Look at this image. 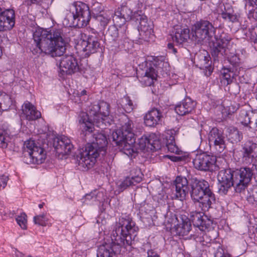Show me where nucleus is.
<instances>
[{
  "label": "nucleus",
  "instance_id": "2f4dec72",
  "mask_svg": "<svg viewBox=\"0 0 257 257\" xmlns=\"http://www.w3.org/2000/svg\"><path fill=\"white\" fill-rule=\"evenodd\" d=\"M93 118L89 116L85 112H81L79 114V122L82 125L83 130L86 132L91 133L93 128Z\"/></svg>",
  "mask_w": 257,
  "mask_h": 257
},
{
  "label": "nucleus",
  "instance_id": "39448f33",
  "mask_svg": "<svg viewBox=\"0 0 257 257\" xmlns=\"http://www.w3.org/2000/svg\"><path fill=\"white\" fill-rule=\"evenodd\" d=\"M191 196L202 211H207L215 202V196L209 183L203 179L192 177L190 180Z\"/></svg>",
  "mask_w": 257,
  "mask_h": 257
},
{
  "label": "nucleus",
  "instance_id": "ddd939ff",
  "mask_svg": "<svg viewBox=\"0 0 257 257\" xmlns=\"http://www.w3.org/2000/svg\"><path fill=\"white\" fill-rule=\"evenodd\" d=\"M100 46L98 39L95 35L84 34L77 45V49L85 52L87 56L96 52Z\"/></svg>",
  "mask_w": 257,
  "mask_h": 257
},
{
  "label": "nucleus",
  "instance_id": "6ab92c4d",
  "mask_svg": "<svg viewBox=\"0 0 257 257\" xmlns=\"http://www.w3.org/2000/svg\"><path fill=\"white\" fill-rule=\"evenodd\" d=\"M188 182L184 177L178 176L174 181L173 189L175 188L174 197L178 199L183 200L188 193Z\"/></svg>",
  "mask_w": 257,
  "mask_h": 257
},
{
  "label": "nucleus",
  "instance_id": "dca6fc26",
  "mask_svg": "<svg viewBox=\"0 0 257 257\" xmlns=\"http://www.w3.org/2000/svg\"><path fill=\"white\" fill-rule=\"evenodd\" d=\"M133 16L132 10L126 4H122L115 12L112 20L115 25L120 26L123 25L126 21L131 20Z\"/></svg>",
  "mask_w": 257,
  "mask_h": 257
},
{
  "label": "nucleus",
  "instance_id": "c756f323",
  "mask_svg": "<svg viewBox=\"0 0 257 257\" xmlns=\"http://www.w3.org/2000/svg\"><path fill=\"white\" fill-rule=\"evenodd\" d=\"M156 71L152 67L147 68L143 76L140 77V81L145 86H151L154 83V80L156 79Z\"/></svg>",
  "mask_w": 257,
  "mask_h": 257
},
{
  "label": "nucleus",
  "instance_id": "4d7b16f0",
  "mask_svg": "<svg viewBox=\"0 0 257 257\" xmlns=\"http://www.w3.org/2000/svg\"><path fill=\"white\" fill-rule=\"evenodd\" d=\"M174 45L172 43H168V48L171 51V50L174 48Z\"/></svg>",
  "mask_w": 257,
  "mask_h": 257
},
{
  "label": "nucleus",
  "instance_id": "8fccbe9b",
  "mask_svg": "<svg viewBox=\"0 0 257 257\" xmlns=\"http://www.w3.org/2000/svg\"><path fill=\"white\" fill-rule=\"evenodd\" d=\"M96 18L100 22L101 26L105 27L110 21L111 17L107 15L104 16L103 14H100L97 16Z\"/></svg>",
  "mask_w": 257,
  "mask_h": 257
},
{
  "label": "nucleus",
  "instance_id": "79ce46f5",
  "mask_svg": "<svg viewBox=\"0 0 257 257\" xmlns=\"http://www.w3.org/2000/svg\"><path fill=\"white\" fill-rule=\"evenodd\" d=\"M204 213L200 211H192L190 213V220L194 226L200 225L202 222L203 217L205 216Z\"/></svg>",
  "mask_w": 257,
  "mask_h": 257
},
{
  "label": "nucleus",
  "instance_id": "6e6552de",
  "mask_svg": "<svg viewBox=\"0 0 257 257\" xmlns=\"http://www.w3.org/2000/svg\"><path fill=\"white\" fill-rule=\"evenodd\" d=\"M72 11L73 24L78 27L86 26L91 18L88 6L82 2H76L72 5Z\"/></svg>",
  "mask_w": 257,
  "mask_h": 257
},
{
  "label": "nucleus",
  "instance_id": "5701e85b",
  "mask_svg": "<svg viewBox=\"0 0 257 257\" xmlns=\"http://www.w3.org/2000/svg\"><path fill=\"white\" fill-rule=\"evenodd\" d=\"M196 105V102L193 101L189 97H186L176 105L175 110L179 115H184L191 113Z\"/></svg>",
  "mask_w": 257,
  "mask_h": 257
},
{
  "label": "nucleus",
  "instance_id": "f704fd0d",
  "mask_svg": "<svg viewBox=\"0 0 257 257\" xmlns=\"http://www.w3.org/2000/svg\"><path fill=\"white\" fill-rule=\"evenodd\" d=\"M228 139L232 144L237 143L242 139L241 134L234 127H230L228 128Z\"/></svg>",
  "mask_w": 257,
  "mask_h": 257
},
{
  "label": "nucleus",
  "instance_id": "e433bc0d",
  "mask_svg": "<svg viewBox=\"0 0 257 257\" xmlns=\"http://www.w3.org/2000/svg\"><path fill=\"white\" fill-rule=\"evenodd\" d=\"M84 198L85 201H91L92 202H100L104 200L103 193L96 190L91 192L89 194H86Z\"/></svg>",
  "mask_w": 257,
  "mask_h": 257
},
{
  "label": "nucleus",
  "instance_id": "58836bf2",
  "mask_svg": "<svg viewBox=\"0 0 257 257\" xmlns=\"http://www.w3.org/2000/svg\"><path fill=\"white\" fill-rule=\"evenodd\" d=\"M89 113L90 117L93 118L94 122L96 123L101 122L99 103L90 105Z\"/></svg>",
  "mask_w": 257,
  "mask_h": 257
},
{
  "label": "nucleus",
  "instance_id": "72a5a7b5",
  "mask_svg": "<svg viewBox=\"0 0 257 257\" xmlns=\"http://www.w3.org/2000/svg\"><path fill=\"white\" fill-rule=\"evenodd\" d=\"M209 251L213 252L214 257H231L230 254L225 251L219 243H212L209 246Z\"/></svg>",
  "mask_w": 257,
  "mask_h": 257
},
{
  "label": "nucleus",
  "instance_id": "bf43d9fd",
  "mask_svg": "<svg viewBox=\"0 0 257 257\" xmlns=\"http://www.w3.org/2000/svg\"><path fill=\"white\" fill-rule=\"evenodd\" d=\"M171 52H172L173 53H174V54H176L177 53V49L176 48H175L174 47L171 50V51H170Z\"/></svg>",
  "mask_w": 257,
  "mask_h": 257
},
{
  "label": "nucleus",
  "instance_id": "412c9836",
  "mask_svg": "<svg viewBox=\"0 0 257 257\" xmlns=\"http://www.w3.org/2000/svg\"><path fill=\"white\" fill-rule=\"evenodd\" d=\"M216 11L218 15L226 21L235 23L238 21V16L234 13L232 6L229 3L219 4Z\"/></svg>",
  "mask_w": 257,
  "mask_h": 257
},
{
  "label": "nucleus",
  "instance_id": "09e8293b",
  "mask_svg": "<svg viewBox=\"0 0 257 257\" xmlns=\"http://www.w3.org/2000/svg\"><path fill=\"white\" fill-rule=\"evenodd\" d=\"M92 14L96 17L97 16L101 14L103 11V7L101 4L96 2L91 7Z\"/></svg>",
  "mask_w": 257,
  "mask_h": 257
},
{
  "label": "nucleus",
  "instance_id": "393cba45",
  "mask_svg": "<svg viewBox=\"0 0 257 257\" xmlns=\"http://www.w3.org/2000/svg\"><path fill=\"white\" fill-rule=\"evenodd\" d=\"M162 117V112L159 109L154 108L144 116V123L147 126L154 127L159 123Z\"/></svg>",
  "mask_w": 257,
  "mask_h": 257
},
{
  "label": "nucleus",
  "instance_id": "9b49d317",
  "mask_svg": "<svg viewBox=\"0 0 257 257\" xmlns=\"http://www.w3.org/2000/svg\"><path fill=\"white\" fill-rule=\"evenodd\" d=\"M59 69L62 75H71L83 70L81 66L78 64L77 59L72 55H65L61 58Z\"/></svg>",
  "mask_w": 257,
  "mask_h": 257
},
{
  "label": "nucleus",
  "instance_id": "49530a36",
  "mask_svg": "<svg viewBox=\"0 0 257 257\" xmlns=\"http://www.w3.org/2000/svg\"><path fill=\"white\" fill-rule=\"evenodd\" d=\"M222 75V81L224 84L228 85L232 82L233 77L231 75L230 72L228 69H224Z\"/></svg>",
  "mask_w": 257,
  "mask_h": 257
},
{
  "label": "nucleus",
  "instance_id": "a18cd8bd",
  "mask_svg": "<svg viewBox=\"0 0 257 257\" xmlns=\"http://www.w3.org/2000/svg\"><path fill=\"white\" fill-rule=\"evenodd\" d=\"M16 221L19 225L23 229L27 228V215L25 213H22L16 217Z\"/></svg>",
  "mask_w": 257,
  "mask_h": 257
},
{
  "label": "nucleus",
  "instance_id": "a878e982",
  "mask_svg": "<svg viewBox=\"0 0 257 257\" xmlns=\"http://www.w3.org/2000/svg\"><path fill=\"white\" fill-rule=\"evenodd\" d=\"M23 115L28 120H35L41 117V112L37 110L34 105L29 102H25L22 106Z\"/></svg>",
  "mask_w": 257,
  "mask_h": 257
},
{
  "label": "nucleus",
  "instance_id": "864d4df0",
  "mask_svg": "<svg viewBox=\"0 0 257 257\" xmlns=\"http://www.w3.org/2000/svg\"><path fill=\"white\" fill-rule=\"evenodd\" d=\"M25 1L28 5L36 4L41 6L43 3V0H25Z\"/></svg>",
  "mask_w": 257,
  "mask_h": 257
},
{
  "label": "nucleus",
  "instance_id": "69168bd1",
  "mask_svg": "<svg viewBox=\"0 0 257 257\" xmlns=\"http://www.w3.org/2000/svg\"><path fill=\"white\" fill-rule=\"evenodd\" d=\"M2 9L1 8H0V11L2 10Z\"/></svg>",
  "mask_w": 257,
  "mask_h": 257
},
{
  "label": "nucleus",
  "instance_id": "7ed1b4c3",
  "mask_svg": "<svg viewBox=\"0 0 257 257\" xmlns=\"http://www.w3.org/2000/svg\"><path fill=\"white\" fill-rule=\"evenodd\" d=\"M36 48L32 50L34 54L42 53L52 57L63 55L66 51V42L60 29L52 31L38 29L33 34Z\"/></svg>",
  "mask_w": 257,
  "mask_h": 257
},
{
  "label": "nucleus",
  "instance_id": "de8ad7c7",
  "mask_svg": "<svg viewBox=\"0 0 257 257\" xmlns=\"http://www.w3.org/2000/svg\"><path fill=\"white\" fill-rule=\"evenodd\" d=\"M34 221L35 224L41 226H46L47 219L46 217L45 214L43 213L42 214L35 216L34 217Z\"/></svg>",
  "mask_w": 257,
  "mask_h": 257
},
{
  "label": "nucleus",
  "instance_id": "cd10ccee",
  "mask_svg": "<svg viewBox=\"0 0 257 257\" xmlns=\"http://www.w3.org/2000/svg\"><path fill=\"white\" fill-rule=\"evenodd\" d=\"M176 131L174 130H168L166 136V147L171 153L180 154L181 151L179 149L175 141Z\"/></svg>",
  "mask_w": 257,
  "mask_h": 257
},
{
  "label": "nucleus",
  "instance_id": "603ef678",
  "mask_svg": "<svg viewBox=\"0 0 257 257\" xmlns=\"http://www.w3.org/2000/svg\"><path fill=\"white\" fill-rule=\"evenodd\" d=\"M9 180L8 176L5 175L0 176V189L5 188L7 184V182Z\"/></svg>",
  "mask_w": 257,
  "mask_h": 257
},
{
  "label": "nucleus",
  "instance_id": "4c0bfd02",
  "mask_svg": "<svg viewBox=\"0 0 257 257\" xmlns=\"http://www.w3.org/2000/svg\"><path fill=\"white\" fill-rule=\"evenodd\" d=\"M12 104V101L9 95L0 92V108L2 110H8Z\"/></svg>",
  "mask_w": 257,
  "mask_h": 257
},
{
  "label": "nucleus",
  "instance_id": "0eeeda50",
  "mask_svg": "<svg viewBox=\"0 0 257 257\" xmlns=\"http://www.w3.org/2000/svg\"><path fill=\"white\" fill-rule=\"evenodd\" d=\"M24 152L25 158L29 159V160H26L27 164H40L46 159V156L44 149L36 146L33 140H29L24 143Z\"/></svg>",
  "mask_w": 257,
  "mask_h": 257
},
{
  "label": "nucleus",
  "instance_id": "4468645a",
  "mask_svg": "<svg viewBox=\"0 0 257 257\" xmlns=\"http://www.w3.org/2000/svg\"><path fill=\"white\" fill-rule=\"evenodd\" d=\"M208 141L210 145H213L219 153H221L226 148L225 137L223 133L214 127L210 131Z\"/></svg>",
  "mask_w": 257,
  "mask_h": 257
},
{
  "label": "nucleus",
  "instance_id": "423d86ee",
  "mask_svg": "<svg viewBox=\"0 0 257 257\" xmlns=\"http://www.w3.org/2000/svg\"><path fill=\"white\" fill-rule=\"evenodd\" d=\"M120 122V129L113 132L111 137L116 145L122 147L124 153L130 155L134 152L132 147L136 142L133 132L134 124L127 115L124 114L121 116Z\"/></svg>",
  "mask_w": 257,
  "mask_h": 257
},
{
  "label": "nucleus",
  "instance_id": "052dcab7",
  "mask_svg": "<svg viewBox=\"0 0 257 257\" xmlns=\"http://www.w3.org/2000/svg\"><path fill=\"white\" fill-rule=\"evenodd\" d=\"M44 206V203H42L39 205V207L40 208H42Z\"/></svg>",
  "mask_w": 257,
  "mask_h": 257
},
{
  "label": "nucleus",
  "instance_id": "13d9d810",
  "mask_svg": "<svg viewBox=\"0 0 257 257\" xmlns=\"http://www.w3.org/2000/svg\"><path fill=\"white\" fill-rule=\"evenodd\" d=\"M164 64H165V63L161 60V62L160 63H159L158 64H157V63H155V65L156 66H158L159 67L161 68L162 67V66L164 65Z\"/></svg>",
  "mask_w": 257,
  "mask_h": 257
},
{
  "label": "nucleus",
  "instance_id": "f3484780",
  "mask_svg": "<svg viewBox=\"0 0 257 257\" xmlns=\"http://www.w3.org/2000/svg\"><path fill=\"white\" fill-rule=\"evenodd\" d=\"M230 40L231 37L225 33L222 34L219 38L216 37L212 49V55L218 57L219 54L221 56L226 54V49L228 48Z\"/></svg>",
  "mask_w": 257,
  "mask_h": 257
},
{
  "label": "nucleus",
  "instance_id": "20e7f679",
  "mask_svg": "<svg viewBox=\"0 0 257 257\" xmlns=\"http://www.w3.org/2000/svg\"><path fill=\"white\" fill-rule=\"evenodd\" d=\"M107 144V138L104 135H96L95 142L87 144L77 156L76 164L78 169L85 171L92 168L98 155L101 154L104 156L105 154Z\"/></svg>",
  "mask_w": 257,
  "mask_h": 257
},
{
  "label": "nucleus",
  "instance_id": "aec40b11",
  "mask_svg": "<svg viewBox=\"0 0 257 257\" xmlns=\"http://www.w3.org/2000/svg\"><path fill=\"white\" fill-rule=\"evenodd\" d=\"M242 159L244 163L250 164L257 158V144L251 141L246 142L241 150Z\"/></svg>",
  "mask_w": 257,
  "mask_h": 257
},
{
  "label": "nucleus",
  "instance_id": "c85d7f7f",
  "mask_svg": "<svg viewBox=\"0 0 257 257\" xmlns=\"http://www.w3.org/2000/svg\"><path fill=\"white\" fill-rule=\"evenodd\" d=\"M198 61L196 65L201 69H206V75L209 76L211 75L212 69L211 67V62L210 61V57L205 55L204 54H199L198 56Z\"/></svg>",
  "mask_w": 257,
  "mask_h": 257
},
{
  "label": "nucleus",
  "instance_id": "7c9ffc66",
  "mask_svg": "<svg viewBox=\"0 0 257 257\" xmlns=\"http://www.w3.org/2000/svg\"><path fill=\"white\" fill-rule=\"evenodd\" d=\"M142 181V177L139 176L126 177L123 181L117 183L118 192H122L130 186L135 185V183H140Z\"/></svg>",
  "mask_w": 257,
  "mask_h": 257
},
{
  "label": "nucleus",
  "instance_id": "3c124183",
  "mask_svg": "<svg viewBox=\"0 0 257 257\" xmlns=\"http://www.w3.org/2000/svg\"><path fill=\"white\" fill-rule=\"evenodd\" d=\"M248 36L252 42L257 43V24L255 27L249 30Z\"/></svg>",
  "mask_w": 257,
  "mask_h": 257
},
{
  "label": "nucleus",
  "instance_id": "f8f14e48",
  "mask_svg": "<svg viewBox=\"0 0 257 257\" xmlns=\"http://www.w3.org/2000/svg\"><path fill=\"white\" fill-rule=\"evenodd\" d=\"M133 18L139 23L138 30L140 34V39L146 41H149V38L153 36V23L149 21L146 16L138 13L134 15Z\"/></svg>",
  "mask_w": 257,
  "mask_h": 257
},
{
  "label": "nucleus",
  "instance_id": "c03bdc74",
  "mask_svg": "<svg viewBox=\"0 0 257 257\" xmlns=\"http://www.w3.org/2000/svg\"><path fill=\"white\" fill-rule=\"evenodd\" d=\"M204 219L202 220V223L200 225H198L197 227L202 231H209L212 228V222L208 219L207 216L203 217Z\"/></svg>",
  "mask_w": 257,
  "mask_h": 257
},
{
  "label": "nucleus",
  "instance_id": "e2e57ef3",
  "mask_svg": "<svg viewBox=\"0 0 257 257\" xmlns=\"http://www.w3.org/2000/svg\"><path fill=\"white\" fill-rule=\"evenodd\" d=\"M236 59H238V58H237V57H236V56H235V61H236Z\"/></svg>",
  "mask_w": 257,
  "mask_h": 257
},
{
  "label": "nucleus",
  "instance_id": "c9c22d12",
  "mask_svg": "<svg viewBox=\"0 0 257 257\" xmlns=\"http://www.w3.org/2000/svg\"><path fill=\"white\" fill-rule=\"evenodd\" d=\"M118 37V30L115 26H111L105 35V40L109 43L115 41Z\"/></svg>",
  "mask_w": 257,
  "mask_h": 257
},
{
  "label": "nucleus",
  "instance_id": "2eb2a0df",
  "mask_svg": "<svg viewBox=\"0 0 257 257\" xmlns=\"http://www.w3.org/2000/svg\"><path fill=\"white\" fill-rule=\"evenodd\" d=\"M15 18L13 9H2L0 11V32L12 29L15 24Z\"/></svg>",
  "mask_w": 257,
  "mask_h": 257
},
{
  "label": "nucleus",
  "instance_id": "6e6d98bb",
  "mask_svg": "<svg viewBox=\"0 0 257 257\" xmlns=\"http://www.w3.org/2000/svg\"><path fill=\"white\" fill-rule=\"evenodd\" d=\"M87 91L85 90H82L80 92H77L76 94L78 96V97H80L84 95H86Z\"/></svg>",
  "mask_w": 257,
  "mask_h": 257
},
{
  "label": "nucleus",
  "instance_id": "680f3d73",
  "mask_svg": "<svg viewBox=\"0 0 257 257\" xmlns=\"http://www.w3.org/2000/svg\"><path fill=\"white\" fill-rule=\"evenodd\" d=\"M234 86H235V87H236V88H238V85H237V84H234Z\"/></svg>",
  "mask_w": 257,
  "mask_h": 257
},
{
  "label": "nucleus",
  "instance_id": "a211bd4d",
  "mask_svg": "<svg viewBox=\"0 0 257 257\" xmlns=\"http://www.w3.org/2000/svg\"><path fill=\"white\" fill-rule=\"evenodd\" d=\"M53 145L56 153L62 156L70 154L74 148L70 139L65 136L58 138Z\"/></svg>",
  "mask_w": 257,
  "mask_h": 257
},
{
  "label": "nucleus",
  "instance_id": "bb28decb",
  "mask_svg": "<svg viewBox=\"0 0 257 257\" xmlns=\"http://www.w3.org/2000/svg\"><path fill=\"white\" fill-rule=\"evenodd\" d=\"M171 36L174 43L178 45H182L190 39V30L188 28H177L174 34Z\"/></svg>",
  "mask_w": 257,
  "mask_h": 257
},
{
  "label": "nucleus",
  "instance_id": "37998d69",
  "mask_svg": "<svg viewBox=\"0 0 257 257\" xmlns=\"http://www.w3.org/2000/svg\"><path fill=\"white\" fill-rule=\"evenodd\" d=\"M99 106L101 122H103L104 120L103 117H107L109 114V105L108 103L102 101L99 103Z\"/></svg>",
  "mask_w": 257,
  "mask_h": 257
},
{
  "label": "nucleus",
  "instance_id": "b1692460",
  "mask_svg": "<svg viewBox=\"0 0 257 257\" xmlns=\"http://www.w3.org/2000/svg\"><path fill=\"white\" fill-rule=\"evenodd\" d=\"M257 115L251 111L242 109L239 114L238 119L241 123L248 126L250 128H255L257 125Z\"/></svg>",
  "mask_w": 257,
  "mask_h": 257
},
{
  "label": "nucleus",
  "instance_id": "ea45409f",
  "mask_svg": "<svg viewBox=\"0 0 257 257\" xmlns=\"http://www.w3.org/2000/svg\"><path fill=\"white\" fill-rule=\"evenodd\" d=\"M191 225L190 222L183 221L178 224L176 227V234L180 236L187 235L191 230Z\"/></svg>",
  "mask_w": 257,
  "mask_h": 257
},
{
  "label": "nucleus",
  "instance_id": "f257e3e1",
  "mask_svg": "<svg viewBox=\"0 0 257 257\" xmlns=\"http://www.w3.org/2000/svg\"><path fill=\"white\" fill-rule=\"evenodd\" d=\"M138 228L128 216L119 219V225L111 234V242L103 243L97 249V257H113L132 250Z\"/></svg>",
  "mask_w": 257,
  "mask_h": 257
},
{
  "label": "nucleus",
  "instance_id": "0e129e2a",
  "mask_svg": "<svg viewBox=\"0 0 257 257\" xmlns=\"http://www.w3.org/2000/svg\"><path fill=\"white\" fill-rule=\"evenodd\" d=\"M28 257H32L31 255H28Z\"/></svg>",
  "mask_w": 257,
  "mask_h": 257
},
{
  "label": "nucleus",
  "instance_id": "f03ea898",
  "mask_svg": "<svg viewBox=\"0 0 257 257\" xmlns=\"http://www.w3.org/2000/svg\"><path fill=\"white\" fill-rule=\"evenodd\" d=\"M252 177L257 182V164H252L251 168L241 167L235 170H221L217 175V180L220 184L219 193L225 195L231 187H234L237 193L244 192Z\"/></svg>",
  "mask_w": 257,
  "mask_h": 257
},
{
  "label": "nucleus",
  "instance_id": "5fc2aeb1",
  "mask_svg": "<svg viewBox=\"0 0 257 257\" xmlns=\"http://www.w3.org/2000/svg\"><path fill=\"white\" fill-rule=\"evenodd\" d=\"M147 253V257H160V256L152 249L148 250Z\"/></svg>",
  "mask_w": 257,
  "mask_h": 257
},
{
  "label": "nucleus",
  "instance_id": "9d476101",
  "mask_svg": "<svg viewBox=\"0 0 257 257\" xmlns=\"http://www.w3.org/2000/svg\"><path fill=\"white\" fill-rule=\"evenodd\" d=\"M216 158L205 153L196 154L193 160L194 168L201 171H213L216 169Z\"/></svg>",
  "mask_w": 257,
  "mask_h": 257
},
{
  "label": "nucleus",
  "instance_id": "473e14b6",
  "mask_svg": "<svg viewBox=\"0 0 257 257\" xmlns=\"http://www.w3.org/2000/svg\"><path fill=\"white\" fill-rule=\"evenodd\" d=\"M118 107L120 112L123 113L124 112L122 110L123 109L124 112L130 113L134 109V105L130 97L125 96L121 99Z\"/></svg>",
  "mask_w": 257,
  "mask_h": 257
},
{
  "label": "nucleus",
  "instance_id": "4be33fe9",
  "mask_svg": "<svg viewBox=\"0 0 257 257\" xmlns=\"http://www.w3.org/2000/svg\"><path fill=\"white\" fill-rule=\"evenodd\" d=\"M139 144L142 148L147 147L153 151L161 148L160 142L154 134H151L148 136H143L139 141Z\"/></svg>",
  "mask_w": 257,
  "mask_h": 257
},
{
  "label": "nucleus",
  "instance_id": "a19ab883",
  "mask_svg": "<svg viewBox=\"0 0 257 257\" xmlns=\"http://www.w3.org/2000/svg\"><path fill=\"white\" fill-rule=\"evenodd\" d=\"M245 8L257 20V0H245Z\"/></svg>",
  "mask_w": 257,
  "mask_h": 257
},
{
  "label": "nucleus",
  "instance_id": "1a4fd4ad",
  "mask_svg": "<svg viewBox=\"0 0 257 257\" xmlns=\"http://www.w3.org/2000/svg\"><path fill=\"white\" fill-rule=\"evenodd\" d=\"M193 37L198 41L212 38L215 34V28L211 23L206 20L197 22L192 27Z\"/></svg>",
  "mask_w": 257,
  "mask_h": 257
}]
</instances>
